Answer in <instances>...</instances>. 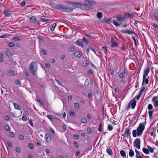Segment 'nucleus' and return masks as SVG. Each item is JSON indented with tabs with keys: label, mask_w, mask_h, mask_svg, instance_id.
Returning <instances> with one entry per match:
<instances>
[{
	"label": "nucleus",
	"mask_w": 158,
	"mask_h": 158,
	"mask_svg": "<svg viewBox=\"0 0 158 158\" xmlns=\"http://www.w3.org/2000/svg\"><path fill=\"white\" fill-rule=\"evenodd\" d=\"M145 128V126L143 123H140L137 127V131L136 130H134L132 131V134L133 137H136V135L139 136L141 135L143 131Z\"/></svg>",
	"instance_id": "1"
},
{
	"label": "nucleus",
	"mask_w": 158,
	"mask_h": 158,
	"mask_svg": "<svg viewBox=\"0 0 158 158\" xmlns=\"http://www.w3.org/2000/svg\"><path fill=\"white\" fill-rule=\"evenodd\" d=\"M29 68L30 72L34 75L36 74L37 69V66L36 62H32L29 65Z\"/></svg>",
	"instance_id": "2"
},
{
	"label": "nucleus",
	"mask_w": 158,
	"mask_h": 158,
	"mask_svg": "<svg viewBox=\"0 0 158 158\" xmlns=\"http://www.w3.org/2000/svg\"><path fill=\"white\" fill-rule=\"evenodd\" d=\"M140 140L139 138L136 139L134 142V146L139 149L140 148Z\"/></svg>",
	"instance_id": "3"
},
{
	"label": "nucleus",
	"mask_w": 158,
	"mask_h": 158,
	"mask_svg": "<svg viewBox=\"0 0 158 158\" xmlns=\"http://www.w3.org/2000/svg\"><path fill=\"white\" fill-rule=\"evenodd\" d=\"M69 3L72 4L74 6H79L80 7L81 6H87L88 5L86 2L85 3V4H84L76 2H69Z\"/></svg>",
	"instance_id": "4"
},
{
	"label": "nucleus",
	"mask_w": 158,
	"mask_h": 158,
	"mask_svg": "<svg viewBox=\"0 0 158 158\" xmlns=\"http://www.w3.org/2000/svg\"><path fill=\"white\" fill-rule=\"evenodd\" d=\"M121 32L123 34H134L135 32L132 31L131 29V30H123Z\"/></svg>",
	"instance_id": "5"
},
{
	"label": "nucleus",
	"mask_w": 158,
	"mask_h": 158,
	"mask_svg": "<svg viewBox=\"0 0 158 158\" xmlns=\"http://www.w3.org/2000/svg\"><path fill=\"white\" fill-rule=\"evenodd\" d=\"M157 98V97L155 96L153 97L152 99V101L153 102L154 106L155 107H156L158 106V100H156Z\"/></svg>",
	"instance_id": "6"
},
{
	"label": "nucleus",
	"mask_w": 158,
	"mask_h": 158,
	"mask_svg": "<svg viewBox=\"0 0 158 158\" xmlns=\"http://www.w3.org/2000/svg\"><path fill=\"white\" fill-rule=\"evenodd\" d=\"M150 69L149 68H147L146 69L144 70V72L143 76V78L144 79L146 78V76H148V73L150 72Z\"/></svg>",
	"instance_id": "7"
},
{
	"label": "nucleus",
	"mask_w": 158,
	"mask_h": 158,
	"mask_svg": "<svg viewBox=\"0 0 158 158\" xmlns=\"http://www.w3.org/2000/svg\"><path fill=\"white\" fill-rule=\"evenodd\" d=\"M108 45L113 49H115L118 45L117 43H109Z\"/></svg>",
	"instance_id": "8"
},
{
	"label": "nucleus",
	"mask_w": 158,
	"mask_h": 158,
	"mask_svg": "<svg viewBox=\"0 0 158 158\" xmlns=\"http://www.w3.org/2000/svg\"><path fill=\"white\" fill-rule=\"evenodd\" d=\"M136 101L135 100V98L133 99L130 102V104L131 103V106L132 109H134L136 106Z\"/></svg>",
	"instance_id": "9"
},
{
	"label": "nucleus",
	"mask_w": 158,
	"mask_h": 158,
	"mask_svg": "<svg viewBox=\"0 0 158 158\" xmlns=\"http://www.w3.org/2000/svg\"><path fill=\"white\" fill-rule=\"evenodd\" d=\"M82 55L81 52L80 51L76 52L74 53V56L76 58L80 57Z\"/></svg>",
	"instance_id": "10"
},
{
	"label": "nucleus",
	"mask_w": 158,
	"mask_h": 158,
	"mask_svg": "<svg viewBox=\"0 0 158 158\" xmlns=\"http://www.w3.org/2000/svg\"><path fill=\"white\" fill-rule=\"evenodd\" d=\"M3 13L5 16L7 17L10 16L12 14V13L11 12L6 9H5L4 10Z\"/></svg>",
	"instance_id": "11"
},
{
	"label": "nucleus",
	"mask_w": 158,
	"mask_h": 158,
	"mask_svg": "<svg viewBox=\"0 0 158 158\" xmlns=\"http://www.w3.org/2000/svg\"><path fill=\"white\" fill-rule=\"evenodd\" d=\"M73 10V8L66 6L64 11L67 12H72Z\"/></svg>",
	"instance_id": "12"
},
{
	"label": "nucleus",
	"mask_w": 158,
	"mask_h": 158,
	"mask_svg": "<svg viewBox=\"0 0 158 158\" xmlns=\"http://www.w3.org/2000/svg\"><path fill=\"white\" fill-rule=\"evenodd\" d=\"M130 135V133L129 132V129L128 128L126 129L124 135H126L127 138L129 137V136Z\"/></svg>",
	"instance_id": "13"
},
{
	"label": "nucleus",
	"mask_w": 158,
	"mask_h": 158,
	"mask_svg": "<svg viewBox=\"0 0 158 158\" xmlns=\"http://www.w3.org/2000/svg\"><path fill=\"white\" fill-rule=\"evenodd\" d=\"M106 152L108 154L110 155H112L113 154V152L109 147H107L106 149Z\"/></svg>",
	"instance_id": "14"
},
{
	"label": "nucleus",
	"mask_w": 158,
	"mask_h": 158,
	"mask_svg": "<svg viewBox=\"0 0 158 158\" xmlns=\"http://www.w3.org/2000/svg\"><path fill=\"white\" fill-rule=\"evenodd\" d=\"M45 137L46 140L47 142H49L51 139V136L48 134H46L45 135Z\"/></svg>",
	"instance_id": "15"
},
{
	"label": "nucleus",
	"mask_w": 158,
	"mask_h": 158,
	"mask_svg": "<svg viewBox=\"0 0 158 158\" xmlns=\"http://www.w3.org/2000/svg\"><path fill=\"white\" fill-rule=\"evenodd\" d=\"M91 81L90 80L88 79H87L85 82L84 83V85L85 86H89L90 83Z\"/></svg>",
	"instance_id": "16"
},
{
	"label": "nucleus",
	"mask_w": 158,
	"mask_h": 158,
	"mask_svg": "<svg viewBox=\"0 0 158 158\" xmlns=\"http://www.w3.org/2000/svg\"><path fill=\"white\" fill-rule=\"evenodd\" d=\"M120 153L121 156L124 158L126 157V153L123 150H122L120 151Z\"/></svg>",
	"instance_id": "17"
},
{
	"label": "nucleus",
	"mask_w": 158,
	"mask_h": 158,
	"mask_svg": "<svg viewBox=\"0 0 158 158\" xmlns=\"http://www.w3.org/2000/svg\"><path fill=\"white\" fill-rule=\"evenodd\" d=\"M76 43L78 45L80 46H81L82 47H83V46H84L83 44L82 41H80V40H77L76 42Z\"/></svg>",
	"instance_id": "18"
},
{
	"label": "nucleus",
	"mask_w": 158,
	"mask_h": 158,
	"mask_svg": "<svg viewBox=\"0 0 158 158\" xmlns=\"http://www.w3.org/2000/svg\"><path fill=\"white\" fill-rule=\"evenodd\" d=\"M15 108V109L20 110L21 109L20 106L17 103H13Z\"/></svg>",
	"instance_id": "19"
},
{
	"label": "nucleus",
	"mask_w": 158,
	"mask_h": 158,
	"mask_svg": "<svg viewBox=\"0 0 158 158\" xmlns=\"http://www.w3.org/2000/svg\"><path fill=\"white\" fill-rule=\"evenodd\" d=\"M56 23H54L52 24L50 26V29L51 30L53 31L55 27H56Z\"/></svg>",
	"instance_id": "20"
},
{
	"label": "nucleus",
	"mask_w": 158,
	"mask_h": 158,
	"mask_svg": "<svg viewBox=\"0 0 158 158\" xmlns=\"http://www.w3.org/2000/svg\"><path fill=\"white\" fill-rule=\"evenodd\" d=\"M61 4H55L54 6L55 8L59 9L61 10Z\"/></svg>",
	"instance_id": "21"
},
{
	"label": "nucleus",
	"mask_w": 158,
	"mask_h": 158,
	"mask_svg": "<svg viewBox=\"0 0 158 158\" xmlns=\"http://www.w3.org/2000/svg\"><path fill=\"white\" fill-rule=\"evenodd\" d=\"M36 19L34 16L31 17L30 18V21L31 23H34L36 21Z\"/></svg>",
	"instance_id": "22"
},
{
	"label": "nucleus",
	"mask_w": 158,
	"mask_h": 158,
	"mask_svg": "<svg viewBox=\"0 0 158 158\" xmlns=\"http://www.w3.org/2000/svg\"><path fill=\"white\" fill-rule=\"evenodd\" d=\"M47 117L50 120L56 118L54 116L50 114L48 115H47Z\"/></svg>",
	"instance_id": "23"
},
{
	"label": "nucleus",
	"mask_w": 158,
	"mask_h": 158,
	"mask_svg": "<svg viewBox=\"0 0 158 158\" xmlns=\"http://www.w3.org/2000/svg\"><path fill=\"white\" fill-rule=\"evenodd\" d=\"M129 155L131 157L133 156L134 155V152L131 148L129 152Z\"/></svg>",
	"instance_id": "24"
},
{
	"label": "nucleus",
	"mask_w": 158,
	"mask_h": 158,
	"mask_svg": "<svg viewBox=\"0 0 158 158\" xmlns=\"http://www.w3.org/2000/svg\"><path fill=\"white\" fill-rule=\"evenodd\" d=\"M143 152L146 154H149V153L148 149L147 148H143Z\"/></svg>",
	"instance_id": "25"
},
{
	"label": "nucleus",
	"mask_w": 158,
	"mask_h": 158,
	"mask_svg": "<svg viewBox=\"0 0 158 158\" xmlns=\"http://www.w3.org/2000/svg\"><path fill=\"white\" fill-rule=\"evenodd\" d=\"M83 40L85 44H89V41L87 39L85 38V37H84L83 38Z\"/></svg>",
	"instance_id": "26"
},
{
	"label": "nucleus",
	"mask_w": 158,
	"mask_h": 158,
	"mask_svg": "<svg viewBox=\"0 0 158 158\" xmlns=\"http://www.w3.org/2000/svg\"><path fill=\"white\" fill-rule=\"evenodd\" d=\"M97 16L98 18L101 19L102 17V13L101 12H98L97 14Z\"/></svg>",
	"instance_id": "27"
},
{
	"label": "nucleus",
	"mask_w": 158,
	"mask_h": 158,
	"mask_svg": "<svg viewBox=\"0 0 158 158\" xmlns=\"http://www.w3.org/2000/svg\"><path fill=\"white\" fill-rule=\"evenodd\" d=\"M144 82H145L146 84H148V83L149 81L148 78H145L144 79L143 78V85L144 84Z\"/></svg>",
	"instance_id": "28"
},
{
	"label": "nucleus",
	"mask_w": 158,
	"mask_h": 158,
	"mask_svg": "<svg viewBox=\"0 0 158 158\" xmlns=\"http://www.w3.org/2000/svg\"><path fill=\"white\" fill-rule=\"evenodd\" d=\"M13 39L15 40L16 41L21 40H22V38L19 36L14 37L13 38Z\"/></svg>",
	"instance_id": "29"
},
{
	"label": "nucleus",
	"mask_w": 158,
	"mask_h": 158,
	"mask_svg": "<svg viewBox=\"0 0 158 158\" xmlns=\"http://www.w3.org/2000/svg\"><path fill=\"white\" fill-rule=\"evenodd\" d=\"M22 120L24 121H26L27 119L26 116L25 114H23V115L22 117Z\"/></svg>",
	"instance_id": "30"
},
{
	"label": "nucleus",
	"mask_w": 158,
	"mask_h": 158,
	"mask_svg": "<svg viewBox=\"0 0 158 158\" xmlns=\"http://www.w3.org/2000/svg\"><path fill=\"white\" fill-rule=\"evenodd\" d=\"M74 106L76 109H78L79 108L80 106L78 103H75L74 104Z\"/></svg>",
	"instance_id": "31"
},
{
	"label": "nucleus",
	"mask_w": 158,
	"mask_h": 158,
	"mask_svg": "<svg viewBox=\"0 0 158 158\" xmlns=\"http://www.w3.org/2000/svg\"><path fill=\"white\" fill-rule=\"evenodd\" d=\"M148 148L151 152H153L154 151V149L152 147H151L149 146H148Z\"/></svg>",
	"instance_id": "32"
},
{
	"label": "nucleus",
	"mask_w": 158,
	"mask_h": 158,
	"mask_svg": "<svg viewBox=\"0 0 158 158\" xmlns=\"http://www.w3.org/2000/svg\"><path fill=\"white\" fill-rule=\"evenodd\" d=\"M149 115L150 118H151L152 117V116L153 115V110H150L149 111Z\"/></svg>",
	"instance_id": "33"
},
{
	"label": "nucleus",
	"mask_w": 158,
	"mask_h": 158,
	"mask_svg": "<svg viewBox=\"0 0 158 158\" xmlns=\"http://www.w3.org/2000/svg\"><path fill=\"white\" fill-rule=\"evenodd\" d=\"M145 89V87H143L142 88V89L140 90L139 92V93L140 94H141L142 95V94L143 93V92H144Z\"/></svg>",
	"instance_id": "34"
},
{
	"label": "nucleus",
	"mask_w": 158,
	"mask_h": 158,
	"mask_svg": "<svg viewBox=\"0 0 158 158\" xmlns=\"http://www.w3.org/2000/svg\"><path fill=\"white\" fill-rule=\"evenodd\" d=\"M6 54L8 56H10L12 55L11 52L9 51H7L6 52Z\"/></svg>",
	"instance_id": "35"
},
{
	"label": "nucleus",
	"mask_w": 158,
	"mask_h": 158,
	"mask_svg": "<svg viewBox=\"0 0 158 158\" xmlns=\"http://www.w3.org/2000/svg\"><path fill=\"white\" fill-rule=\"evenodd\" d=\"M8 73H9V75L12 76H14L15 75L14 73L12 70H9Z\"/></svg>",
	"instance_id": "36"
},
{
	"label": "nucleus",
	"mask_w": 158,
	"mask_h": 158,
	"mask_svg": "<svg viewBox=\"0 0 158 158\" xmlns=\"http://www.w3.org/2000/svg\"><path fill=\"white\" fill-rule=\"evenodd\" d=\"M113 129V126L110 124H109L108 126V129L110 131H111Z\"/></svg>",
	"instance_id": "37"
},
{
	"label": "nucleus",
	"mask_w": 158,
	"mask_h": 158,
	"mask_svg": "<svg viewBox=\"0 0 158 158\" xmlns=\"http://www.w3.org/2000/svg\"><path fill=\"white\" fill-rule=\"evenodd\" d=\"M92 132V129L90 127H88L87 128V132L88 134H91Z\"/></svg>",
	"instance_id": "38"
},
{
	"label": "nucleus",
	"mask_w": 158,
	"mask_h": 158,
	"mask_svg": "<svg viewBox=\"0 0 158 158\" xmlns=\"http://www.w3.org/2000/svg\"><path fill=\"white\" fill-rule=\"evenodd\" d=\"M136 156L137 158H143L141 156L140 153L139 152L136 153Z\"/></svg>",
	"instance_id": "39"
},
{
	"label": "nucleus",
	"mask_w": 158,
	"mask_h": 158,
	"mask_svg": "<svg viewBox=\"0 0 158 158\" xmlns=\"http://www.w3.org/2000/svg\"><path fill=\"white\" fill-rule=\"evenodd\" d=\"M4 119L7 121L9 120L10 119V117L7 115H6L4 116Z\"/></svg>",
	"instance_id": "40"
},
{
	"label": "nucleus",
	"mask_w": 158,
	"mask_h": 158,
	"mask_svg": "<svg viewBox=\"0 0 158 158\" xmlns=\"http://www.w3.org/2000/svg\"><path fill=\"white\" fill-rule=\"evenodd\" d=\"M88 3L89 5H93L96 4V2L93 1H88Z\"/></svg>",
	"instance_id": "41"
},
{
	"label": "nucleus",
	"mask_w": 158,
	"mask_h": 158,
	"mask_svg": "<svg viewBox=\"0 0 158 158\" xmlns=\"http://www.w3.org/2000/svg\"><path fill=\"white\" fill-rule=\"evenodd\" d=\"M102 50H103V52L105 53L106 54L107 53V49L106 48V47L104 46L102 47Z\"/></svg>",
	"instance_id": "42"
},
{
	"label": "nucleus",
	"mask_w": 158,
	"mask_h": 158,
	"mask_svg": "<svg viewBox=\"0 0 158 158\" xmlns=\"http://www.w3.org/2000/svg\"><path fill=\"white\" fill-rule=\"evenodd\" d=\"M81 121L82 123L85 124L87 122V121L86 119L85 118H82L81 120Z\"/></svg>",
	"instance_id": "43"
},
{
	"label": "nucleus",
	"mask_w": 158,
	"mask_h": 158,
	"mask_svg": "<svg viewBox=\"0 0 158 158\" xmlns=\"http://www.w3.org/2000/svg\"><path fill=\"white\" fill-rule=\"evenodd\" d=\"M90 49V50H91L92 51H93L96 54V53L95 52V50H94V48H93L92 47H90L89 48H88L87 50V51L88 52H88H89V50Z\"/></svg>",
	"instance_id": "44"
},
{
	"label": "nucleus",
	"mask_w": 158,
	"mask_h": 158,
	"mask_svg": "<svg viewBox=\"0 0 158 158\" xmlns=\"http://www.w3.org/2000/svg\"><path fill=\"white\" fill-rule=\"evenodd\" d=\"M9 135L11 137H14L15 136V135L13 132H10L9 133Z\"/></svg>",
	"instance_id": "45"
},
{
	"label": "nucleus",
	"mask_w": 158,
	"mask_h": 158,
	"mask_svg": "<svg viewBox=\"0 0 158 158\" xmlns=\"http://www.w3.org/2000/svg\"><path fill=\"white\" fill-rule=\"evenodd\" d=\"M5 129L7 131H10V127L9 126L5 125Z\"/></svg>",
	"instance_id": "46"
},
{
	"label": "nucleus",
	"mask_w": 158,
	"mask_h": 158,
	"mask_svg": "<svg viewBox=\"0 0 158 158\" xmlns=\"http://www.w3.org/2000/svg\"><path fill=\"white\" fill-rule=\"evenodd\" d=\"M93 70L92 69H89L87 72V73L89 75H90L91 74L93 73Z\"/></svg>",
	"instance_id": "47"
},
{
	"label": "nucleus",
	"mask_w": 158,
	"mask_h": 158,
	"mask_svg": "<svg viewBox=\"0 0 158 158\" xmlns=\"http://www.w3.org/2000/svg\"><path fill=\"white\" fill-rule=\"evenodd\" d=\"M29 147L31 149H32L33 148V145L32 143H29L28 145Z\"/></svg>",
	"instance_id": "48"
},
{
	"label": "nucleus",
	"mask_w": 158,
	"mask_h": 158,
	"mask_svg": "<svg viewBox=\"0 0 158 158\" xmlns=\"http://www.w3.org/2000/svg\"><path fill=\"white\" fill-rule=\"evenodd\" d=\"M41 21L43 22H46L49 21V20L48 19H46L43 18H41Z\"/></svg>",
	"instance_id": "49"
},
{
	"label": "nucleus",
	"mask_w": 158,
	"mask_h": 158,
	"mask_svg": "<svg viewBox=\"0 0 158 158\" xmlns=\"http://www.w3.org/2000/svg\"><path fill=\"white\" fill-rule=\"evenodd\" d=\"M83 66L84 67H86L88 65L87 61H84L83 63Z\"/></svg>",
	"instance_id": "50"
},
{
	"label": "nucleus",
	"mask_w": 158,
	"mask_h": 158,
	"mask_svg": "<svg viewBox=\"0 0 158 158\" xmlns=\"http://www.w3.org/2000/svg\"><path fill=\"white\" fill-rule=\"evenodd\" d=\"M153 106L152 104H149L148 106V110H152V109Z\"/></svg>",
	"instance_id": "51"
},
{
	"label": "nucleus",
	"mask_w": 158,
	"mask_h": 158,
	"mask_svg": "<svg viewBox=\"0 0 158 158\" xmlns=\"http://www.w3.org/2000/svg\"><path fill=\"white\" fill-rule=\"evenodd\" d=\"M75 113L74 112L73 110H71L70 111V115H71V116H74L75 115Z\"/></svg>",
	"instance_id": "52"
},
{
	"label": "nucleus",
	"mask_w": 158,
	"mask_h": 158,
	"mask_svg": "<svg viewBox=\"0 0 158 158\" xmlns=\"http://www.w3.org/2000/svg\"><path fill=\"white\" fill-rule=\"evenodd\" d=\"M55 80L56 81L57 83L60 85L61 86H62V87H64L63 85L61 84V82L59 80L55 79Z\"/></svg>",
	"instance_id": "53"
},
{
	"label": "nucleus",
	"mask_w": 158,
	"mask_h": 158,
	"mask_svg": "<svg viewBox=\"0 0 158 158\" xmlns=\"http://www.w3.org/2000/svg\"><path fill=\"white\" fill-rule=\"evenodd\" d=\"M9 46L11 47H15V44L12 42L9 43Z\"/></svg>",
	"instance_id": "54"
},
{
	"label": "nucleus",
	"mask_w": 158,
	"mask_h": 158,
	"mask_svg": "<svg viewBox=\"0 0 158 158\" xmlns=\"http://www.w3.org/2000/svg\"><path fill=\"white\" fill-rule=\"evenodd\" d=\"M7 143L10 147L12 148V143L8 141L7 142Z\"/></svg>",
	"instance_id": "55"
},
{
	"label": "nucleus",
	"mask_w": 158,
	"mask_h": 158,
	"mask_svg": "<svg viewBox=\"0 0 158 158\" xmlns=\"http://www.w3.org/2000/svg\"><path fill=\"white\" fill-rule=\"evenodd\" d=\"M37 101L38 102H39L40 103V106H42L43 102H42V101L40 99H38L37 100Z\"/></svg>",
	"instance_id": "56"
},
{
	"label": "nucleus",
	"mask_w": 158,
	"mask_h": 158,
	"mask_svg": "<svg viewBox=\"0 0 158 158\" xmlns=\"http://www.w3.org/2000/svg\"><path fill=\"white\" fill-rule=\"evenodd\" d=\"M113 23L116 26H118L119 25V24L117 22L113 21Z\"/></svg>",
	"instance_id": "57"
},
{
	"label": "nucleus",
	"mask_w": 158,
	"mask_h": 158,
	"mask_svg": "<svg viewBox=\"0 0 158 158\" xmlns=\"http://www.w3.org/2000/svg\"><path fill=\"white\" fill-rule=\"evenodd\" d=\"M154 16L155 17L158 19V13L156 12L154 13Z\"/></svg>",
	"instance_id": "58"
},
{
	"label": "nucleus",
	"mask_w": 158,
	"mask_h": 158,
	"mask_svg": "<svg viewBox=\"0 0 158 158\" xmlns=\"http://www.w3.org/2000/svg\"><path fill=\"white\" fill-rule=\"evenodd\" d=\"M119 76L121 78H123L124 77L123 73V72L119 74Z\"/></svg>",
	"instance_id": "59"
},
{
	"label": "nucleus",
	"mask_w": 158,
	"mask_h": 158,
	"mask_svg": "<svg viewBox=\"0 0 158 158\" xmlns=\"http://www.w3.org/2000/svg\"><path fill=\"white\" fill-rule=\"evenodd\" d=\"M19 139L21 140H23L24 139V137L22 135H20L19 136Z\"/></svg>",
	"instance_id": "60"
},
{
	"label": "nucleus",
	"mask_w": 158,
	"mask_h": 158,
	"mask_svg": "<svg viewBox=\"0 0 158 158\" xmlns=\"http://www.w3.org/2000/svg\"><path fill=\"white\" fill-rule=\"evenodd\" d=\"M15 83L16 84L19 85L20 84L21 82L19 80H17L15 81Z\"/></svg>",
	"instance_id": "61"
},
{
	"label": "nucleus",
	"mask_w": 158,
	"mask_h": 158,
	"mask_svg": "<svg viewBox=\"0 0 158 158\" xmlns=\"http://www.w3.org/2000/svg\"><path fill=\"white\" fill-rule=\"evenodd\" d=\"M16 151L18 153H20L21 152V150L18 147H16Z\"/></svg>",
	"instance_id": "62"
},
{
	"label": "nucleus",
	"mask_w": 158,
	"mask_h": 158,
	"mask_svg": "<svg viewBox=\"0 0 158 158\" xmlns=\"http://www.w3.org/2000/svg\"><path fill=\"white\" fill-rule=\"evenodd\" d=\"M66 7V5H61V10H63L64 11L65 7Z\"/></svg>",
	"instance_id": "63"
},
{
	"label": "nucleus",
	"mask_w": 158,
	"mask_h": 158,
	"mask_svg": "<svg viewBox=\"0 0 158 158\" xmlns=\"http://www.w3.org/2000/svg\"><path fill=\"white\" fill-rule=\"evenodd\" d=\"M74 49H75V48H74V47H73V46L69 48V51L70 52H72L74 50Z\"/></svg>",
	"instance_id": "64"
}]
</instances>
